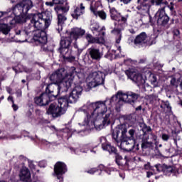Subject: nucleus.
Masks as SVG:
<instances>
[{"instance_id": "7c9ffc66", "label": "nucleus", "mask_w": 182, "mask_h": 182, "mask_svg": "<svg viewBox=\"0 0 182 182\" xmlns=\"http://www.w3.org/2000/svg\"><path fill=\"white\" fill-rule=\"evenodd\" d=\"M147 18L149 19V21L147 22H144L143 21V19L141 18L139 19H136L135 20V23H136V25L138 26H141L142 25H146V23H149V22H151V16H146L144 17V18Z\"/></svg>"}, {"instance_id": "7ed1b4c3", "label": "nucleus", "mask_w": 182, "mask_h": 182, "mask_svg": "<svg viewBox=\"0 0 182 182\" xmlns=\"http://www.w3.org/2000/svg\"><path fill=\"white\" fill-rule=\"evenodd\" d=\"M76 75H77V70H76V68L75 67L70 68L67 73L66 71H65V68H60L52 73L50 76V80L54 82L53 83V85L59 83L58 86L64 87L63 89L64 92H68L69 88L72 86L73 79H75V76Z\"/></svg>"}, {"instance_id": "864d4df0", "label": "nucleus", "mask_w": 182, "mask_h": 182, "mask_svg": "<svg viewBox=\"0 0 182 182\" xmlns=\"http://www.w3.org/2000/svg\"><path fill=\"white\" fill-rule=\"evenodd\" d=\"M41 142L42 143V144H46V146H48V144H49V142L45 139H41Z\"/></svg>"}, {"instance_id": "393cba45", "label": "nucleus", "mask_w": 182, "mask_h": 182, "mask_svg": "<svg viewBox=\"0 0 182 182\" xmlns=\"http://www.w3.org/2000/svg\"><path fill=\"white\" fill-rule=\"evenodd\" d=\"M85 14V6L83 4H80V6L74 7V10L71 15L74 19H78L79 16Z\"/></svg>"}, {"instance_id": "4468645a", "label": "nucleus", "mask_w": 182, "mask_h": 182, "mask_svg": "<svg viewBox=\"0 0 182 182\" xmlns=\"http://www.w3.org/2000/svg\"><path fill=\"white\" fill-rule=\"evenodd\" d=\"M82 50L77 47V44H74V47L72 49H68L65 53H63V58L65 60L68 62H73L76 59V56H80Z\"/></svg>"}, {"instance_id": "e433bc0d", "label": "nucleus", "mask_w": 182, "mask_h": 182, "mask_svg": "<svg viewBox=\"0 0 182 182\" xmlns=\"http://www.w3.org/2000/svg\"><path fill=\"white\" fill-rule=\"evenodd\" d=\"M121 149L125 151H132V150H134V151H137L139 150V144H136V141H135V142L134 143V146L131 149Z\"/></svg>"}, {"instance_id": "2eb2a0df", "label": "nucleus", "mask_w": 182, "mask_h": 182, "mask_svg": "<svg viewBox=\"0 0 182 182\" xmlns=\"http://www.w3.org/2000/svg\"><path fill=\"white\" fill-rule=\"evenodd\" d=\"M63 89H65V87L51 83L47 86L46 93L50 97L51 99H56V97L59 95V93H60V90H62V92H65Z\"/></svg>"}, {"instance_id": "3c124183", "label": "nucleus", "mask_w": 182, "mask_h": 182, "mask_svg": "<svg viewBox=\"0 0 182 182\" xmlns=\"http://www.w3.org/2000/svg\"><path fill=\"white\" fill-rule=\"evenodd\" d=\"M125 65H132V59L129 58L127 60H124Z\"/></svg>"}, {"instance_id": "2f4dec72", "label": "nucleus", "mask_w": 182, "mask_h": 182, "mask_svg": "<svg viewBox=\"0 0 182 182\" xmlns=\"http://www.w3.org/2000/svg\"><path fill=\"white\" fill-rule=\"evenodd\" d=\"M35 26H33L32 23H30L28 25V26L25 27L24 31H26V33L29 36L31 33H32V32H34L35 33V32L36 31H35Z\"/></svg>"}, {"instance_id": "a19ab883", "label": "nucleus", "mask_w": 182, "mask_h": 182, "mask_svg": "<svg viewBox=\"0 0 182 182\" xmlns=\"http://www.w3.org/2000/svg\"><path fill=\"white\" fill-rule=\"evenodd\" d=\"M163 106L168 110H171V107L170 106V102L168 101L164 102L163 105H161V107H163Z\"/></svg>"}, {"instance_id": "ddd939ff", "label": "nucleus", "mask_w": 182, "mask_h": 182, "mask_svg": "<svg viewBox=\"0 0 182 182\" xmlns=\"http://www.w3.org/2000/svg\"><path fill=\"white\" fill-rule=\"evenodd\" d=\"M125 74L129 79H131L132 82L136 83L138 86H143L146 85V77L141 74H139L134 71V70H127Z\"/></svg>"}, {"instance_id": "680f3d73", "label": "nucleus", "mask_w": 182, "mask_h": 182, "mask_svg": "<svg viewBox=\"0 0 182 182\" xmlns=\"http://www.w3.org/2000/svg\"><path fill=\"white\" fill-rule=\"evenodd\" d=\"M129 32L130 33H132V34L136 33V31H134L133 28L129 29Z\"/></svg>"}, {"instance_id": "9d476101", "label": "nucleus", "mask_w": 182, "mask_h": 182, "mask_svg": "<svg viewBox=\"0 0 182 182\" xmlns=\"http://www.w3.org/2000/svg\"><path fill=\"white\" fill-rule=\"evenodd\" d=\"M33 41L36 45H41L43 52H50L52 48L48 46V36L45 31H36L33 34Z\"/></svg>"}, {"instance_id": "c85d7f7f", "label": "nucleus", "mask_w": 182, "mask_h": 182, "mask_svg": "<svg viewBox=\"0 0 182 182\" xmlns=\"http://www.w3.org/2000/svg\"><path fill=\"white\" fill-rule=\"evenodd\" d=\"M0 32L4 35H8L11 32V26L6 23H0Z\"/></svg>"}, {"instance_id": "f704fd0d", "label": "nucleus", "mask_w": 182, "mask_h": 182, "mask_svg": "<svg viewBox=\"0 0 182 182\" xmlns=\"http://www.w3.org/2000/svg\"><path fill=\"white\" fill-rule=\"evenodd\" d=\"M14 18L8 17V20L9 21L10 25H15L16 22H21V21H16V19L18 18H22V16H16L15 15V14H14Z\"/></svg>"}, {"instance_id": "603ef678", "label": "nucleus", "mask_w": 182, "mask_h": 182, "mask_svg": "<svg viewBox=\"0 0 182 182\" xmlns=\"http://www.w3.org/2000/svg\"><path fill=\"white\" fill-rule=\"evenodd\" d=\"M99 170H100V171H103V170H106V168L105 167V165L103 164H100L98 166Z\"/></svg>"}, {"instance_id": "b1692460", "label": "nucleus", "mask_w": 182, "mask_h": 182, "mask_svg": "<svg viewBox=\"0 0 182 182\" xmlns=\"http://www.w3.org/2000/svg\"><path fill=\"white\" fill-rule=\"evenodd\" d=\"M89 52L90 57L95 60H100L103 56V53L100 52L99 48H95V47L90 48Z\"/></svg>"}, {"instance_id": "052dcab7", "label": "nucleus", "mask_w": 182, "mask_h": 182, "mask_svg": "<svg viewBox=\"0 0 182 182\" xmlns=\"http://www.w3.org/2000/svg\"><path fill=\"white\" fill-rule=\"evenodd\" d=\"M8 100L9 101H11V102H12V103H14V97H12V96H9V97H8Z\"/></svg>"}, {"instance_id": "69168bd1", "label": "nucleus", "mask_w": 182, "mask_h": 182, "mask_svg": "<svg viewBox=\"0 0 182 182\" xmlns=\"http://www.w3.org/2000/svg\"><path fill=\"white\" fill-rule=\"evenodd\" d=\"M119 176L121 178H124V175L122 174L121 173H119Z\"/></svg>"}, {"instance_id": "c756f323", "label": "nucleus", "mask_w": 182, "mask_h": 182, "mask_svg": "<svg viewBox=\"0 0 182 182\" xmlns=\"http://www.w3.org/2000/svg\"><path fill=\"white\" fill-rule=\"evenodd\" d=\"M102 148L104 150H106V151H108L109 153H114L116 154V148L114 146H112L110 144H102Z\"/></svg>"}, {"instance_id": "72a5a7b5", "label": "nucleus", "mask_w": 182, "mask_h": 182, "mask_svg": "<svg viewBox=\"0 0 182 182\" xmlns=\"http://www.w3.org/2000/svg\"><path fill=\"white\" fill-rule=\"evenodd\" d=\"M16 35H18L21 36V38H24L25 39H26V38L29 36L28 33H26V31H25V29L17 30L16 31Z\"/></svg>"}, {"instance_id": "5fc2aeb1", "label": "nucleus", "mask_w": 182, "mask_h": 182, "mask_svg": "<svg viewBox=\"0 0 182 182\" xmlns=\"http://www.w3.org/2000/svg\"><path fill=\"white\" fill-rule=\"evenodd\" d=\"M12 108L14 109V112H16V110L18 109V105H15L14 102L12 105Z\"/></svg>"}, {"instance_id": "39448f33", "label": "nucleus", "mask_w": 182, "mask_h": 182, "mask_svg": "<svg viewBox=\"0 0 182 182\" xmlns=\"http://www.w3.org/2000/svg\"><path fill=\"white\" fill-rule=\"evenodd\" d=\"M31 23L34 26L36 31H43L48 29L52 23V13L45 11L31 14Z\"/></svg>"}, {"instance_id": "c9c22d12", "label": "nucleus", "mask_w": 182, "mask_h": 182, "mask_svg": "<svg viewBox=\"0 0 182 182\" xmlns=\"http://www.w3.org/2000/svg\"><path fill=\"white\" fill-rule=\"evenodd\" d=\"M121 160H123V157H122V156L119 154H117L115 156V161L119 167H122V166H123V164H122Z\"/></svg>"}, {"instance_id": "0e129e2a", "label": "nucleus", "mask_w": 182, "mask_h": 182, "mask_svg": "<svg viewBox=\"0 0 182 182\" xmlns=\"http://www.w3.org/2000/svg\"><path fill=\"white\" fill-rule=\"evenodd\" d=\"M12 4H15L16 2H19V0H11Z\"/></svg>"}, {"instance_id": "9b49d317", "label": "nucleus", "mask_w": 182, "mask_h": 182, "mask_svg": "<svg viewBox=\"0 0 182 182\" xmlns=\"http://www.w3.org/2000/svg\"><path fill=\"white\" fill-rule=\"evenodd\" d=\"M106 75L101 71H94L88 75V87L90 89H93V87H96L97 86H100V85L105 84V77Z\"/></svg>"}, {"instance_id": "ea45409f", "label": "nucleus", "mask_w": 182, "mask_h": 182, "mask_svg": "<svg viewBox=\"0 0 182 182\" xmlns=\"http://www.w3.org/2000/svg\"><path fill=\"white\" fill-rule=\"evenodd\" d=\"M168 8L170 9L171 15H176V9H174L173 2H171L170 4L168 5Z\"/></svg>"}, {"instance_id": "f8f14e48", "label": "nucleus", "mask_w": 182, "mask_h": 182, "mask_svg": "<svg viewBox=\"0 0 182 182\" xmlns=\"http://www.w3.org/2000/svg\"><path fill=\"white\" fill-rule=\"evenodd\" d=\"M58 14V26L55 29L58 31V33H60L62 29H63V23L66 22V13L69 11V7L68 6H60L55 9Z\"/></svg>"}, {"instance_id": "4c0bfd02", "label": "nucleus", "mask_w": 182, "mask_h": 182, "mask_svg": "<svg viewBox=\"0 0 182 182\" xmlns=\"http://www.w3.org/2000/svg\"><path fill=\"white\" fill-rule=\"evenodd\" d=\"M150 82L152 85H157V77L154 74L150 75Z\"/></svg>"}, {"instance_id": "aec40b11", "label": "nucleus", "mask_w": 182, "mask_h": 182, "mask_svg": "<svg viewBox=\"0 0 182 182\" xmlns=\"http://www.w3.org/2000/svg\"><path fill=\"white\" fill-rule=\"evenodd\" d=\"M156 16L158 17L159 25H162L163 26L167 25L168 21H170V18H168V16L166 15V11H164V7L159 9L156 14Z\"/></svg>"}, {"instance_id": "de8ad7c7", "label": "nucleus", "mask_w": 182, "mask_h": 182, "mask_svg": "<svg viewBox=\"0 0 182 182\" xmlns=\"http://www.w3.org/2000/svg\"><path fill=\"white\" fill-rule=\"evenodd\" d=\"M38 166H39V167H41V168L46 167V161H40L38 164Z\"/></svg>"}, {"instance_id": "dca6fc26", "label": "nucleus", "mask_w": 182, "mask_h": 182, "mask_svg": "<svg viewBox=\"0 0 182 182\" xmlns=\"http://www.w3.org/2000/svg\"><path fill=\"white\" fill-rule=\"evenodd\" d=\"M139 127L144 133V138H142L141 149H147V147H151L153 143L151 141H149V136L146 135V133H147V132H151V128L150 127H147V125H146V124L144 123L140 124Z\"/></svg>"}, {"instance_id": "bb28decb", "label": "nucleus", "mask_w": 182, "mask_h": 182, "mask_svg": "<svg viewBox=\"0 0 182 182\" xmlns=\"http://www.w3.org/2000/svg\"><path fill=\"white\" fill-rule=\"evenodd\" d=\"M13 70L16 73H19V72H26V73H31L32 69L23 67L21 64H18L16 67H14Z\"/></svg>"}, {"instance_id": "0eeeda50", "label": "nucleus", "mask_w": 182, "mask_h": 182, "mask_svg": "<svg viewBox=\"0 0 182 182\" xmlns=\"http://www.w3.org/2000/svg\"><path fill=\"white\" fill-rule=\"evenodd\" d=\"M85 33H86V31L84 29L74 28L70 33V37H61L60 42V53L63 56V53H65L63 49L66 51L69 49V47L72 45V40L79 39V38L83 36Z\"/></svg>"}, {"instance_id": "6e6d98bb", "label": "nucleus", "mask_w": 182, "mask_h": 182, "mask_svg": "<svg viewBox=\"0 0 182 182\" xmlns=\"http://www.w3.org/2000/svg\"><path fill=\"white\" fill-rule=\"evenodd\" d=\"M54 4H55V3H53V1H50V2L47 1V2H46V5H47L48 6H52Z\"/></svg>"}, {"instance_id": "f3484780", "label": "nucleus", "mask_w": 182, "mask_h": 182, "mask_svg": "<svg viewBox=\"0 0 182 182\" xmlns=\"http://www.w3.org/2000/svg\"><path fill=\"white\" fill-rule=\"evenodd\" d=\"M90 1V11L95 16H98L102 21L106 20L107 15L104 11H97V4L99 0H87Z\"/></svg>"}, {"instance_id": "79ce46f5", "label": "nucleus", "mask_w": 182, "mask_h": 182, "mask_svg": "<svg viewBox=\"0 0 182 182\" xmlns=\"http://www.w3.org/2000/svg\"><path fill=\"white\" fill-rule=\"evenodd\" d=\"M161 139L164 140V141H168V139H170V135L167 134H162Z\"/></svg>"}, {"instance_id": "1a4fd4ad", "label": "nucleus", "mask_w": 182, "mask_h": 182, "mask_svg": "<svg viewBox=\"0 0 182 182\" xmlns=\"http://www.w3.org/2000/svg\"><path fill=\"white\" fill-rule=\"evenodd\" d=\"M33 8V2H32V0H23L13 8L12 12L16 16L23 17Z\"/></svg>"}, {"instance_id": "a878e982", "label": "nucleus", "mask_w": 182, "mask_h": 182, "mask_svg": "<svg viewBox=\"0 0 182 182\" xmlns=\"http://www.w3.org/2000/svg\"><path fill=\"white\" fill-rule=\"evenodd\" d=\"M89 147H90V145L87 144V145H84L82 146V149H75V148H72L70 147V150L71 152L74 153V154H80V153H87V151H89Z\"/></svg>"}, {"instance_id": "37998d69", "label": "nucleus", "mask_w": 182, "mask_h": 182, "mask_svg": "<svg viewBox=\"0 0 182 182\" xmlns=\"http://www.w3.org/2000/svg\"><path fill=\"white\" fill-rule=\"evenodd\" d=\"M96 171H99V169L96 168H92L90 170L87 171V173L89 174H93L94 173H96Z\"/></svg>"}, {"instance_id": "4be33fe9", "label": "nucleus", "mask_w": 182, "mask_h": 182, "mask_svg": "<svg viewBox=\"0 0 182 182\" xmlns=\"http://www.w3.org/2000/svg\"><path fill=\"white\" fill-rule=\"evenodd\" d=\"M20 179L21 181L31 182L32 181L31 171L26 166H23L20 170Z\"/></svg>"}, {"instance_id": "5701e85b", "label": "nucleus", "mask_w": 182, "mask_h": 182, "mask_svg": "<svg viewBox=\"0 0 182 182\" xmlns=\"http://www.w3.org/2000/svg\"><path fill=\"white\" fill-rule=\"evenodd\" d=\"M134 45L136 46H146L147 45V34L142 32L134 39Z\"/></svg>"}, {"instance_id": "49530a36", "label": "nucleus", "mask_w": 182, "mask_h": 182, "mask_svg": "<svg viewBox=\"0 0 182 182\" xmlns=\"http://www.w3.org/2000/svg\"><path fill=\"white\" fill-rule=\"evenodd\" d=\"M155 168H156V171H158V173H160V171H161V170H163V168L161 167V164L155 165Z\"/></svg>"}, {"instance_id": "774afa93", "label": "nucleus", "mask_w": 182, "mask_h": 182, "mask_svg": "<svg viewBox=\"0 0 182 182\" xmlns=\"http://www.w3.org/2000/svg\"><path fill=\"white\" fill-rule=\"evenodd\" d=\"M156 151H158V156H161V153H160V151H159V149H156Z\"/></svg>"}, {"instance_id": "473e14b6", "label": "nucleus", "mask_w": 182, "mask_h": 182, "mask_svg": "<svg viewBox=\"0 0 182 182\" xmlns=\"http://www.w3.org/2000/svg\"><path fill=\"white\" fill-rule=\"evenodd\" d=\"M99 28L100 26L97 24H92L90 26V28L93 33H95V32H99V34L102 33V32H103L102 31H105V27H102V29H100L101 31H99Z\"/></svg>"}, {"instance_id": "8fccbe9b", "label": "nucleus", "mask_w": 182, "mask_h": 182, "mask_svg": "<svg viewBox=\"0 0 182 182\" xmlns=\"http://www.w3.org/2000/svg\"><path fill=\"white\" fill-rule=\"evenodd\" d=\"M55 5H58L59 4H63V0H53Z\"/></svg>"}, {"instance_id": "bf43d9fd", "label": "nucleus", "mask_w": 182, "mask_h": 182, "mask_svg": "<svg viewBox=\"0 0 182 182\" xmlns=\"http://www.w3.org/2000/svg\"><path fill=\"white\" fill-rule=\"evenodd\" d=\"M6 92L9 94H11L12 92V89H11V87H6Z\"/></svg>"}, {"instance_id": "6e6552de", "label": "nucleus", "mask_w": 182, "mask_h": 182, "mask_svg": "<svg viewBox=\"0 0 182 182\" xmlns=\"http://www.w3.org/2000/svg\"><path fill=\"white\" fill-rule=\"evenodd\" d=\"M139 5L136 7L138 9L137 16L141 15V16H146V15H149L150 12V7L152 5H162L164 4L167 5V1L166 0H137Z\"/></svg>"}, {"instance_id": "6ab92c4d", "label": "nucleus", "mask_w": 182, "mask_h": 182, "mask_svg": "<svg viewBox=\"0 0 182 182\" xmlns=\"http://www.w3.org/2000/svg\"><path fill=\"white\" fill-rule=\"evenodd\" d=\"M48 114H51L53 117H59V116H62V114H65V112L60 107L56 104V102H53L50 104L48 109L47 110Z\"/></svg>"}, {"instance_id": "423d86ee", "label": "nucleus", "mask_w": 182, "mask_h": 182, "mask_svg": "<svg viewBox=\"0 0 182 182\" xmlns=\"http://www.w3.org/2000/svg\"><path fill=\"white\" fill-rule=\"evenodd\" d=\"M82 92H83L82 86L77 85L75 86L70 95L61 97L58 100V105L64 113H66V110H68V107H69V103H76L77 100H79V98L82 95Z\"/></svg>"}, {"instance_id": "e2e57ef3", "label": "nucleus", "mask_w": 182, "mask_h": 182, "mask_svg": "<svg viewBox=\"0 0 182 182\" xmlns=\"http://www.w3.org/2000/svg\"><path fill=\"white\" fill-rule=\"evenodd\" d=\"M136 111L141 110V105H139V107H137L136 108Z\"/></svg>"}, {"instance_id": "58836bf2", "label": "nucleus", "mask_w": 182, "mask_h": 182, "mask_svg": "<svg viewBox=\"0 0 182 182\" xmlns=\"http://www.w3.org/2000/svg\"><path fill=\"white\" fill-rule=\"evenodd\" d=\"M172 33L174 39H178V38H180V31H178V29L173 28L172 30Z\"/></svg>"}, {"instance_id": "412c9836", "label": "nucleus", "mask_w": 182, "mask_h": 182, "mask_svg": "<svg viewBox=\"0 0 182 182\" xmlns=\"http://www.w3.org/2000/svg\"><path fill=\"white\" fill-rule=\"evenodd\" d=\"M50 99H52V97H49L48 94L43 93L41 96L35 97L34 102L38 106H46V105H49V100H50Z\"/></svg>"}, {"instance_id": "338daca9", "label": "nucleus", "mask_w": 182, "mask_h": 182, "mask_svg": "<svg viewBox=\"0 0 182 182\" xmlns=\"http://www.w3.org/2000/svg\"><path fill=\"white\" fill-rule=\"evenodd\" d=\"M48 129L53 130V129H55V126L48 127Z\"/></svg>"}, {"instance_id": "20e7f679", "label": "nucleus", "mask_w": 182, "mask_h": 182, "mask_svg": "<svg viewBox=\"0 0 182 182\" xmlns=\"http://www.w3.org/2000/svg\"><path fill=\"white\" fill-rule=\"evenodd\" d=\"M109 8L111 18L113 19V21L119 22L117 26L111 31V33L114 35L116 43H120V41H122V31H123V29H124V26H126V22H127V18H129V16H122L120 13L117 12V10H116L114 7L109 6Z\"/></svg>"}, {"instance_id": "a18cd8bd", "label": "nucleus", "mask_w": 182, "mask_h": 182, "mask_svg": "<svg viewBox=\"0 0 182 182\" xmlns=\"http://www.w3.org/2000/svg\"><path fill=\"white\" fill-rule=\"evenodd\" d=\"M28 167H30L31 170H35V168H36L35 164H33V161H28Z\"/></svg>"}, {"instance_id": "09e8293b", "label": "nucleus", "mask_w": 182, "mask_h": 182, "mask_svg": "<svg viewBox=\"0 0 182 182\" xmlns=\"http://www.w3.org/2000/svg\"><path fill=\"white\" fill-rule=\"evenodd\" d=\"M171 85H172V86H177V80L174 77L171 78Z\"/></svg>"}, {"instance_id": "cd10ccee", "label": "nucleus", "mask_w": 182, "mask_h": 182, "mask_svg": "<svg viewBox=\"0 0 182 182\" xmlns=\"http://www.w3.org/2000/svg\"><path fill=\"white\" fill-rule=\"evenodd\" d=\"M164 173H165L166 176L177 174L178 173V168H176V166H166L164 170Z\"/></svg>"}, {"instance_id": "4d7b16f0", "label": "nucleus", "mask_w": 182, "mask_h": 182, "mask_svg": "<svg viewBox=\"0 0 182 182\" xmlns=\"http://www.w3.org/2000/svg\"><path fill=\"white\" fill-rule=\"evenodd\" d=\"M16 96L17 97H21V96H22V92L21 90L17 91Z\"/></svg>"}, {"instance_id": "13d9d810", "label": "nucleus", "mask_w": 182, "mask_h": 182, "mask_svg": "<svg viewBox=\"0 0 182 182\" xmlns=\"http://www.w3.org/2000/svg\"><path fill=\"white\" fill-rule=\"evenodd\" d=\"M151 176H153V172L148 171V172L146 173V177H147L148 178H150Z\"/></svg>"}, {"instance_id": "a211bd4d", "label": "nucleus", "mask_w": 182, "mask_h": 182, "mask_svg": "<svg viewBox=\"0 0 182 182\" xmlns=\"http://www.w3.org/2000/svg\"><path fill=\"white\" fill-rule=\"evenodd\" d=\"M105 35L106 33L101 32L98 37H93L92 35L86 34L85 39L87 41L88 43H99L100 45H103L106 41L105 40Z\"/></svg>"}, {"instance_id": "f257e3e1", "label": "nucleus", "mask_w": 182, "mask_h": 182, "mask_svg": "<svg viewBox=\"0 0 182 182\" xmlns=\"http://www.w3.org/2000/svg\"><path fill=\"white\" fill-rule=\"evenodd\" d=\"M139 99V95L133 92H123L118 91L116 95L105 101H97L95 102H87L78 109V112L84 113L85 117L81 126H85L87 130L95 127L97 130H101L105 126H109L114 123L116 117L113 106H122L123 103L134 105Z\"/></svg>"}, {"instance_id": "c03bdc74", "label": "nucleus", "mask_w": 182, "mask_h": 182, "mask_svg": "<svg viewBox=\"0 0 182 182\" xmlns=\"http://www.w3.org/2000/svg\"><path fill=\"white\" fill-rule=\"evenodd\" d=\"M145 170H153L154 167L150 165V163L148 162L147 164H144Z\"/></svg>"}, {"instance_id": "f03ea898", "label": "nucleus", "mask_w": 182, "mask_h": 182, "mask_svg": "<svg viewBox=\"0 0 182 182\" xmlns=\"http://www.w3.org/2000/svg\"><path fill=\"white\" fill-rule=\"evenodd\" d=\"M127 133V129L123 127H119L112 131V139L115 143H117L119 149H127V150H131L134 147V143L136 139L134 138V134L136 130L131 129L129 130L128 133L129 136L126 135Z\"/></svg>"}]
</instances>
